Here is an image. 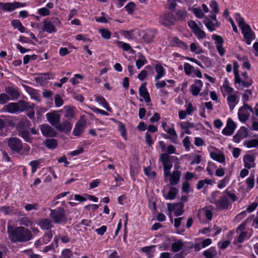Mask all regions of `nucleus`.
Returning <instances> with one entry per match:
<instances>
[{
  "mask_svg": "<svg viewBox=\"0 0 258 258\" xmlns=\"http://www.w3.org/2000/svg\"><path fill=\"white\" fill-rule=\"evenodd\" d=\"M155 71L157 73L155 77V81H158L165 75V70L161 64H157L156 66Z\"/></svg>",
  "mask_w": 258,
  "mask_h": 258,
  "instance_id": "33",
  "label": "nucleus"
},
{
  "mask_svg": "<svg viewBox=\"0 0 258 258\" xmlns=\"http://www.w3.org/2000/svg\"><path fill=\"white\" fill-rule=\"evenodd\" d=\"M171 42L173 46H178L183 49H187V45L184 42L179 39L177 37L172 38L171 39Z\"/></svg>",
  "mask_w": 258,
  "mask_h": 258,
  "instance_id": "32",
  "label": "nucleus"
},
{
  "mask_svg": "<svg viewBox=\"0 0 258 258\" xmlns=\"http://www.w3.org/2000/svg\"><path fill=\"white\" fill-rule=\"evenodd\" d=\"M40 129L42 135L45 137H56L57 132L48 124H43L40 125Z\"/></svg>",
  "mask_w": 258,
  "mask_h": 258,
  "instance_id": "7",
  "label": "nucleus"
},
{
  "mask_svg": "<svg viewBox=\"0 0 258 258\" xmlns=\"http://www.w3.org/2000/svg\"><path fill=\"white\" fill-rule=\"evenodd\" d=\"M203 23L210 31L213 32L215 31L216 29V25L208 17H206L205 18V20L203 21Z\"/></svg>",
  "mask_w": 258,
  "mask_h": 258,
  "instance_id": "37",
  "label": "nucleus"
},
{
  "mask_svg": "<svg viewBox=\"0 0 258 258\" xmlns=\"http://www.w3.org/2000/svg\"><path fill=\"white\" fill-rule=\"evenodd\" d=\"M203 254L206 258H214L217 255V252L216 248L212 247L208 250L204 251Z\"/></svg>",
  "mask_w": 258,
  "mask_h": 258,
  "instance_id": "31",
  "label": "nucleus"
},
{
  "mask_svg": "<svg viewBox=\"0 0 258 258\" xmlns=\"http://www.w3.org/2000/svg\"><path fill=\"white\" fill-rule=\"evenodd\" d=\"M54 103L56 107H60L62 106L63 104V100L61 98L60 95L56 94L54 96Z\"/></svg>",
  "mask_w": 258,
  "mask_h": 258,
  "instance_id": "50",
  "label": "nucleus"
},
{
  "mask_svg": "<svg viewBox=\"0 0 258 258\" xmlns=\"http://www.w3.org/2000/svg\"><path fill=\"white\" fill-rule=\"evenodd\" d=\"M184 245L183 242L181 240L173 242L171 245L172 251L176 252L180 250Z\"/></svg>",
  "mask_w": 258,
  "mask_h": 258,
  "instance_id": "35",
  "label": "nucleus"
},
{
  "mask_svg": "<svg viewBox=\"0 0 258 258\" xmlns=\"http://www.w3.org/2000/svg\"><path fill=\"white\" fill-rule=\"evenodd\" d=\"M212 38L215 40L216 44V48L221 56H223L225 54V50L223 47L224 39L221 36L216 34H213Z\"/></svg>",
  "mask_w": 258,
  "mask_h": 258,
  "instance_id": "11",
  "label": "nucleus"
},
{
  "mask_svg": "<svg viewBox=\"0 0 258 258\" xmlns=\"http://www.w3.org/2000/svg\"><path fill=\"white\" fill-rule=\"evenodd\" d=\"M119 131L121 133V135L124 138L125 140H127L126 131L124 124L120 121H119Z\"/></svg>",
  "mask_w": 258,
  "mask_h": 258,
  "instance_id": "48",
  "label": "nucleus"
},
{
  "mask_svg": "<svg viewBox=\"0 0 258 258\" xmlns=\"http://www.w3.org/2000/svg\"><path fill=\"white\" fill-rule=\"evenodd\" d=\"M246 183L247 186L249 188L253 187L254 185V176L253 175H251L246 180Z\"/></svg>",
  "mask_w": 258,
  "mask_h": 258,
  "instance_id": "52",
  "label": "nucleus"
},
{
  "mask_svg": "<svg viewBox=\"0 0 258 258\" xmlns=\"http://www.w3.org/2000/svg\"><path fill=\"white\" fill-rule=\"evenodd\" d=\"M193 13L199 18H202L204 16V14L200 8H194L193 9Z\"/></svg>",
  "mask_w": 258,
  "mask_h": 258,
  "instance_id": "58",
  "label": "nucleus"
},
{
  "mask_svg": "<svg viewBox=\"0 0 258 258\" xmlns=\"http://www.w3.org/2000/svg\"><path fill=\"white\" fill-rule=\"evenodd\" d=\"M245 110H249L250 112L253 113V109L248 104L244 103L243 105L239 109L238 113V118L241 122H245L249 118L248 114H242L241 111H244Z\"/></svg>",
  "mask_w": 258,
  "mask_h": 258,
  "instance_id": "14",
  "label": "nucleus"
},
{
  "mask_svg": "<svg viewBox=\"0 0 258 258\" xmlns=\"http://www.w3.org/2000/svg\"><path fill=\"white\" fill-rule=\"evenodd\" d=\"M19 135L21 136L26 142L28 143H32V138L30 136V134L27 129H23L19 130Z\"/></svg>",
  "mask_w": 258,
  "mask_h": 258,
  "instance_id": "30",
  "label": "nucleus"
},
{
  "mask_svg": "<svg viewBox=\"0 0 258 258\" xmlns=\"http://www.w3.org/2000/svg\"><path fill=\"white\" fill-rule=\"evenodd\" d=\"M12 25L15 29H18L21 32L25 31V28L22 25L21 22L18 20H14L11 22Z\"/></svg>",
  "mask_w": 258,
  "mask_h": 258,
  "instance_id": "39",
  "label": "nucleus"
},
{
  "mask_svg": "<svg viewBox=\"0 0 258 258\" xmlns=\"http://www.w3.org/2000/svg\"><path fill=\"white\" fill-rule=\"evenodd\" d=\"M190 50L192 52H195L196 50H198L196 53L199 54L202 52V49L198 46L195 43H192L190 45Z\"/></svg>",
  "mask_w": 258,
  "mask_h": 258,
  "instance_id": "64",
  "label": "nucleus"
},
{
  "mask_svg": "<svg viewBox=\"0 0 258 258\" xmlns=\"http://www.w3.org/2000/svg\"><path fill=\"white\" fill-rule=\"evenodd\" d=\"M57 141L54 139H47L44 141V145L49 149H54L57 146Z\"/></svg>",
  "mask_w": 258,
  "mask_h": 258,
  "instance_id": "28",
  "label": "nucleus"
},
{
  "mask_svg": "<svg viewBox=\"0 0 258 258\" xmlns=\"http://www.w3.org/2000/svg\"><path fill=\"white\" fill-rule=\"evenodd\" d=\"M223 87L224 88L225 91L229 94L233 91V89L229 86V83L227 79H225L224 80Z\"/></svg>",
  "mask_w": 258,
  "mask_h": 258,
  "instance_id": "49",
  "label": "nucleus"
},
{
  "mask_svg": "<svg viewBox=\"0 0 258 258\" xmlns=\"http://www.w3.org/2000/svg\"><path fill=\"white\" fill-rule=\"evenodd\" d=\"M10 100V97L7 94L5 93L0 94V104H4Z\"/></svg>",
  "mask_w": 258,
  "mask_h": 258,
  "instance_id": "54",
  "label": "nucleus"
},
{
  "mask_svg": "<svg viewBox=\"0 0 258 258\" xmlns=\"http://www.w3.org/2000/svg\"><path fill=\"white\" fill-rule=\"evenodd\" d=\"M156 31L152 30H149L142 36L143 41L146 43L151 42L155 37Z\"/></svg>",
  "mask_w": 258,
  "mask_h": 258,
  "instance_id": "23",
  "label": "nucleus"
},
{
  "mask_svg": "<svg viewBox=\"0 0 258 258\" xmlns=\"http://www.w3.org/2000/svg\"><path fill=\"white\" fill-rule=\"evenodd\" d=\"M5 91L11 96V100L17 99L20 96L18 90L13 87H6L5 88Z\"/></svg>",
  "mask_w": 258,
  "mask_h": 258,
  "instance_id": "24",
  "label": "nucleus"
},
{
  "mask_svg": "<svg viewBox=\"0 0 258 258\" xmlns=\"http://www.w3.org/2000/svg\"><path fill=\"white\" fill-rule=\"evenodd\" d=\"M9 238L12 242H24L32 238L31 231L23 226L14 227L9 224L7 228Z\"/></svg>",
  "mask_w": 258,
  "mask_h": 258,
  "instance_id": "1",
  "label": "nucleus"
},
{
  "mask_svg": "<svg viewBox=\"0 0 258 258\" xmlns=\"http://www.w3.org/2000/svg\"><path fill=\"white\" fill-rule=\"evenodd\" d=\"M160 161H161L163 167H172V162L177 161V157L175 156H170L167 153H163L160 157Z\"/></svg>",
  "mask_w": 258,
  "mask_h": 258,
  "instance_id": "9",
  "label": "nucleus"
},
{
  "mask_svg": "<svg viewBox=\"0 0 258 258\" xmlns=\"http://www.w3.org/2000/svg\"><path fill=\"white\" fill-rule=\"evenodd\" d=\"M50 217L55 224H66L67 219L66 216L65 211L63 208H57L55 209H50Z\"/></svg>",
  "mask_w": 258,
  "mask_h": 258,
  "instance_id": "2",
  "label": "nucleus"
},
{
  "mask_svg": "<svg viewBox=\"0 0 258 258\" xmlns=\"http://www.w3.org/2000/svg\"><path fill=\"white\" fill-rule=\"evenodd\" d=\"M63 258H71L73 256L72 251L69 249H65L62 252Z\"/></svg>",
  "mask_w": 258,
  "mask_h": 258,
  "instance_id": "62",
  "label": "nucleus"
},
{
  "mask_svg": "<svg viewBox=\"0 0 258 258\" xmlns=\"http://www.w3.org/2000/svg\"><path fill=\"white\" fill-rule=\"evenodd\" d=\"M64 117L69 120L73 119L75 116L74 107L70 106H64Z\"/></svg>",
  "mask_w": 258,
  "mask_h": 258,
  "instance_id": "29",
  "label": "nucleus"
},
{
  "mask_svg": "<svg viewBox=\"0 0 258 258\" xmlns=\"http://www.w3.org/2000/svg\"><path fill=\"white\" fill-rule=\"evenodd\" d=\"M145 174L150 178H155L156 176L155 171H152L151 168L148 166L144 169Z\"/></svg>",
  "mask_w": 258,
  "mask_h": 258,
  "instance_id": "45",
  "label": "nucleus"
},
{
  "mask_svg": "<svg viewBox=\"0 0 258 258\" xmlns=\"http://www.w3.org/2000/svg\"><path fill=\"white\" fill-rule=\"evenodd\" d=\"M140 57L141 58L137 60L136 61V64L138 69H141L145 64L147 63V59L143 54H141Z\"/></svg>",
  "mask_w": 258,
  "mask_h": 258,
  "instance_id": "44",
  "label": "nucleus"
},
{
  "mask_svg": "<svg viewBox=\"0 0 258 258\" xmlns=\"http://www.w3.org/2000/svg\"><path fill=\"white\" fill-rule=\"evenodd\" d=\"M61 115L56 111H52L46 114L47 121L55 128L60 122Z\"/></svg>",
  "mask_w": 258,
  "mask_h": 258,
  "instance_id": "6",
  "label": "nucleus"
},
{
  "mask_svg": "<svg viewBox=\"0 0 258 258\" xmlns=\"http://www.w3.org/2000/svg\"><path fill=\"white\" fill-rule=\"evenodd\" d=\"M135 8V4L133 2L129 3L125 7L126 11L128 14H133Z\"/></svg>",
  "mask_w": 258,
  "mask_h": 258,
  "instance_id": "56",
  "label": "nucleus"
},
{
  "mask_svg": "<svg viewBox=\"0 0 258 258\" xmlns=\"http://www.w3.org/2000/svg\"><path fill=\"white\" fill-rule=\"evenodd\" d=\"M247 235V232L246 231H242L241 232L237 238V242L239 243H241L244 241L245 238Z\"/></svg>",
  "mask_w": 258,
  "mask_h": 258,
  "instance_id": "60",
  "label": "nucleus"
},
{
  "mask_svg": "<svg viewBox=\"0 0 258 258\" xmlns=\"http://www.w3.org/2000/svg\"><path fill=\"white\" fill-rule=\"evenodd\" d=\"M227 102L231 111H232L238 103L237 96L235 94H230L227 97Z\"/></svg>",
  "mask_w": 258,
  "mask_h": 258,
  "instance_id": "26",
  "label": "nucleus"
},
{
  "mask_svg": "<svg viewBox=\"0 0 258 258\" xmlns=\"http://www.w3.org/2000/svg\"><path fill=\"white\" fill-rule=\"evenodd\" d=\"M39 225L43 230H50L53 226L52 221L48 218L42 219L39 222Z\"/></svg>",
  "mask_w": 258,
  "mask_h": 258,
  "instance_id": "27",
  "label": "nucleus"
},
{
  "mask_svg": "<svg viewBox=\"0 0 258 258\" xmlns=\"http://www.w3.org/2000/svg\"><path fill=\"white\" fill-rule=\"evenodd\" d=\"M25 6L24 4H21L19 2L4 3L0 2V8L5 11L12 12L17 8L23 7Z\"/></svg>",
  "mask_w": 258,
  "mask_h": 258,
  "instance_id": "8",
  "label": "nucleus"
},
{
  "mask_svg": "<svg viewBox=\"0 0 258 258\" xmlns=\"http://www.w3.org/2000/svg\"><path fill=\"white\" fill-rule=\"evenodd\" d=\"M175 15L176 17V19L179 21H184L187 16V12L185 10H178L176 13Z\"/></svg>",
  "mask_w": 258,
  "mask_h": 258,
  "instance_id": "40",
  "label": "nucleus"
},
{
  "mask_svg": "<svg viewBox=\"0 0 258 258\" xmlns=\"http://www.w3.org/2000/svg\"><path fill=\"white\" fill-rule=\"evenodd\" d=\"M246 146L248 148L256 147L258 146V139H253L249 141L246 144Z\"/></svg>",
  "mask_w": 258,
  "mask_h": 258,
  "instance_id": "59",
  "label": "nucleus"
},
{
  "mask_svg": "<svg viewBox=\"0 0 258 258\" xmlns=\"http://www.w3.org/2000/svg\"><path fill=\"white\" fill-rule=\"evenodd\" d=\"M193 33L197 36L198 38L199 39H203L206 37V33L205 32L201 30L200 27L198 28L197 29L194 30Z\"/></svg>",
  "mask_w": 258,
  "mask_h": 258,
  "instance_id": "47",
  "label": "nucleus"
},
{
  "mask_svg": "<svg viewBox=\"0 0 258 258\" xmlns=\"http://www.w3.org/2000/svg\"><path fill=\"white\" fill-rule=\"evenodd\" d=\"M213 203L216 205L217 209L220 210H223L228 208L230 202L227 197L222 196L218 200H215Z\"/></svg>",
  "mask_w": 258,
  "mask_h": 258,
  "instance_id": "10",
  "label": "nucleus"
},
{
  "mask_svg": "<svg viewBox=\"0 0 258 258\" xmlns=\"http://www.w3.org/2000/svg\"><path fill=\"white\" fill-rule=\"evenodd\" d=\"M8 146L11 150L17 153H20L23 149L21 141L16 137H11L8 140Z\"/></svg>",
  "mask_w": 258,
  "mask_h": 258,
  "instance_id": "4",
  "label": "nucleus"
},
{
  "mask_svg": "<svg viewBox=\"0 0 258 258\" xmlns=\"http://www.w3.org/2000/svg\"><path fill=\"white\" fill-rule=\"evenodd\" d=\"M40 162L37 160H34L30 163V165L32 167V172L33 173L36 171L37 167L39 166Z\"/></svg>",
  "mask_w": 258,
  "mask_h": 258,
  "instance_id": "61",
  "label": "nucleus"
},
{
  "mask_svg": "<svg viewBox=\"0 0 258 258\" xmlns=\"http://www.w3.org/2000/svg\"><path fill=\"white\" fill-rule=\"evenodd\" d=\"M178 191V190L177 188L175 187H172L170 188L167 195L165 197V198L168 200H174L175 199Z\"/></svg>",
  "mask_w": 258,
  "mask_h": 258,
  "instance_id": "34",
  "label": "nucleus"
},
{
  "mask_svg": "<svg viewBox=\"0 0 258 258\" xmlns=\"http://www.w3.org/2000/svg\"><path fill=\"white\" fill-rule=\"evenodd\" d=\"M235 18L241 30H242V28L245 27V25H248L247 24L245 23L244 19L240 16L239 14H236Z\"/></svg>",
  "mask_w": 258,
  "mask_h": 258,
  "instance_id": "42",
  "label": "nucleus"
},
{
  "mask_svg": "<svg viewBox=\"0 0 258 258\" xmlns=\"http://www.w3.org/2000/svg\"><path fill=\"white\" fill-rule=\"evenodd\" d=\"M241 32L247 45H250L252 40L255 38L254 32L251 30L249 25L242 28Z\"/></svg>",
  "mask_w": 258,
  "mask_h": 258,
  "instance_id": "5",
  "label": "nucleus"
},
{
  "mask_svg": "<svg viewBox=\"0 0 258 258\" xmlns=\"http://www.w3.org/2000/svg\"><path fill=\"white\" fill-rule=\"evenodd\" d=\"M183 207L184 204L182 203H176V208L175 209L174 215L177 217L181 215L183 213Z\"/></svg>",
  "mask_w": 258,
  "mask_h": 258,
  "instance_id": "43",
  "label": "nucleus"
},
{
  "mask_svg": "<svg viewBox=\"0 0 258 258\" xmlns=\"http://www.w3.org/2000/svg\"><path fill=\"white\" fill-rule=\"evenodd\" d=\"M236 127V123L231 118H228L226 126L222 130V133L224 135L230 136L233 134Z\"/></svg>",
  "mask_w": 258,
  "mask_h": 258,
  "instance_id": "15",
  "label": "nucleus"
},
{
  "mask_svg": "<svg viewBox=\"0 0 258 258\" xmlns=\"http://www.w3.org/2000/svg\"><path fill=\"white\" fill-rule=\"evenodd\" d=\"M72 128V123L67 121H63L61 123L59 122L58 124H57V126H56V129L60 132H63L64 133L68 134L70 133Z\"/></svg>",
  "mask_w": 258,
  "mask_h": 258,
  "instance_id": "17",
  "label": "nucleus"
},
{
  "mask_svg": "<svg viewBox=\"0 0 258 258\" xmlns=\"http://www.w3.org/2000/svg\"><path fill=\"white\" fill-rule=\"evenodd\" d=\"M86 125V121L84 119L81 118L77 122L73 132V134L75 136H79L83 132Z\"/></svg>",
  "mask_w": 258,
  "mask_h": 258,
  "instance_id": "13",
  "label": "nucleus"
},
{
  "mask_svg": "<svg viewBox=\"0 0 258 258\" xmlns=\"http://www.w3.org/2000/svg\"><path fill=\"white\" fill-rule=\"evenodd\" d=\"M176 20V19L172 13L167 12L160 16L159 23L165 27H169L175 24Z\"/></svg>",
  "mask_w": 258,
  "mask_h": 258,
  "instance_id": "3",
  "label": "nucleus"
},
{
  "mask_svg": "<svg viewBox=\"0 0 258 258\" xmlns=\"http://www.w3.org/2000/svg\"><path fill=\"white\" fill-rule=\"evenodd\" d=\"M146 85V82H144L142 84L141 86L139 88V95L144 98L145 101L146 103H149L151 102V98L149 93L147 91Z\"/></svg>",
  "mask_w": 258,
  "mask_h": 258,
  "instance_id": "18",
  "label": "nucleus"
},
{
  "mask_svg": "<svg viewBox=\"0 0 258 258\" xmlns=\"http://www.w3.org/2000/svg\"><path fill=\"white\" fill-rule=\"evenodd\" d=\"M0 211L5 215H9L13 212V209L10 207L3 206L0 208Z\"/></svg>",
  "mask_w": 258,
  "mask_h": 258,
  "instance_id": "63",
  "label": "nucleus"
},
{
  "mask_svg": "<svg viewBox=\"0 0 258 258\" xmlns=\"http://www.w3.org/2000/svg\"><path fill=\"white\" fill-rule=\"evenodd\" d=\"M53 236L52 232L51 230L46 232L42 237L41 238L42 240V243L44 244L48 243L52 239Z\"/></svg>",
  "mask_w": 258,
  "mask_h": 258,
  "instance_id": "41",
  "label": "nucleus"
},
{
  "mask_svg": "<svg viewBox=\"0 0 258 258\" xmlns=\"http://www.w3.org/2000/svg\"><path fill=\"white\" fill-rule=\"evenodd\" d=\"M3 110L10 113H15L20 111V107L17 103L12 102L5 105Z\"/></svg>",
  "mask_w": 258,
  "mask_h": 258,
  "instance_id": "19",
  "label": "nucleus"
},
{
  "mask_svg": "<svg viewBox=\"0 0 258 258\" xmlns=\"http://www.w3.org/2000/svg\"><path fill=\"white\" fill-rule=\"evenodd\" d=\"M203 86V83L200 80H197L195 81V84L191 86V93L194 96H197L201 90Z\"/></svg>",
  "mask_w": 258,
  "mask_h": 258,
  "instance_id": "21",
  "label": "nucleus"
},
{
  "mask_svg": "<svg viewBox=\"0 0 258 258\" xmlns=\"http://www.w3.org/2000/svg\"><path fill=\"white\" fill-rule=\"evenodd\" d=\"M234 83L235 84H238V86H236V88L239 89L240 88L241 85L242 87H248L252 84V80L251 79H248L247 81L242 80L240 77L239 74H237L234 75Z\"/></svg>",
  "mask_w": 258,
  "mask_h": 258,
  "instance_id": "16",
  "label": "nucleus"
},
{
  "mask_svg": "<svg viewBox=\"0 0 258 258\" xmlns=\"http://www.w3.org/2000/svg\"><path fill=\"white\" fill-rule=\"evenodd\" d=\"M165 131L170 135V137L173 139H175V141H177V135L173 128H168V129H165Z\"/></svg>",
  "mask_w": 258,
  "mask_h": 258,
  "instance_id": "53",
  "label": "nucleus"
},
{
  "mask_svg": "<svg viewBox=\"0 0 258 258\" xmlns=\"http://www.w3.org/2000/svg\"><path fill=\"white\" fill-rule=\"evenodd\" d=\"M96 101L99 104H101L104 108H105L107 111H111V109L109 107L108 103L106 102L104 98L102 96H97L96 97Z\"/></svg>",
  "mask_w": 258,
  "mask_h": 258,
  "instance_id": "36",
  "label": "nucleus"
},
{
  "mask_svg": "<svg viewBox=\"0 0 258 258\" xmlns=\"http://www.w3.org/2000/svg\"><path fill=\"white\" fill-rule=\"evenodd\" d=\"M248 136V131L244 126H242L233 136V140L234 142L238 143L242 139Z\"/></svg>",
  "mask_w": 258,
  "mask_h": 258,
  "instance_id": "12",
  "label": "nucleus"
},
{
  "mask_svg": "<svg viewBox=\"0 0 258 258\" xmlns=\"http://www.w3.org/2000/svg\"><path fill=\"white\" fill-rule=\"evenodd\" d=\"M24 208L27 211L32 210H37L39 209V205L37 203H34L33 204H28L26 205Z\"/></svg>",
  "mask_w": 258,
  "mask_h": 258,
  "instance_id": "55",
  "label": "nucleus"
},
{
  "mask_svg": "<svg viewBox=\"0 0 258 258\" xmlns=\"http://www.w3.org/2000/svg\"><path fill=\"white\" fill-rule=\"evenodd\" d=\"M244 166L247 169L254 167V157L249 154H246L243 157Z\"/></svg>",
  "mask_w": 258,
  "mask_h": 258,
  "instance_id": "20",
  "label": "nucleus"
},
{
  "mask_svg": "<svg viewBox=\"0 0 258 258\" xmlns=\"http://www.w3.org/2000/svg\"><path fill=\"white\" fill-rule=\"evenodd\" d=\"M99 32L104 39H109L110 38L111 34L109 30L105 28L101 29Z\"/></svg>",
  "mask_w": 258,
  "mask_h": 258,
  "instance_id": "46",
  "label": "nucleus"
},
{
  "mask_svg": "<svg viewBox=\"0 0 258 258\" xmlns=\"http://www.w3.org/2000/svg\"><path fill=\"white\" fill-rule=\"evenodd\" d=\"M194 67L188 63H185L184 64V72L186 75H189L191 74Z\"/></svg>",
  "mask_w": 258,
  "mask_h": 258,
  "instance_id": "57",
  "label": "nucleus"
},
{
  "mask_svg": "<svg viewBox=\"0 0 258 258\" xmlns=\"http://www.w3.org/2000/svg\"><path fill=\"white\" fill-rule=\"evenodd\" d=\"M181 172L179 170L174 171L171 175L169 176L170 183L172 185H175L178 183L180 181V178L181 176Z\"/></svg>",
  "mask_w": 258,
  "mask_h": 258,
  "instance_id": "22",
  "label": "nucleus"
},
{
  "mask_svg": "<svg viewBox=\"0 0 258 258\" xmlns=\"http://www.w3.org/2000/svg\"><path fill=\"white\" fill-rule=\"evenodd\" d=\"M43 27L42 28L43 31H46L49 33L52 32H56L57 30L54 26L49 21L47 20H44L43 21Z\"/></svg>",
  "mask_w": 258,
  "mask_h": 258,
  "instance_id": "25",
  "label": "nucleus"
},
{
  "mask_svg": "<svg viewBox=\"0 0 258 258\" xmlns=\"http://www.w3.org/2000/svg\"><path fill=\"white\" fill-rule=\"evenodd\" d=\"M30 123V122L28 120H20L18 125L19 127V130H22L23 129H27L25 126H27Z\"/></svg>",
  "mask_w": 258,
  "mask_h": 258,
  "instance_id": "51",
  "label": "nucleus"
},
{
  "mask_svg": "<svg viewBox=\"0 0 258 258\" xmlns=\"http://www.w3.org/2000/svg\"><path fill=\"white\" fill-rule=\"evenodd\" d=\"M210 156L213 159L220 163H223L225 161V156L224 155L221 154H217L215 152H211L210 153Z\"/></svg>",
  "mask_w": 258,
  "mask_h": 258,
  "instance_id": "38",
  "label": "nucleus"
}]
</instances>
